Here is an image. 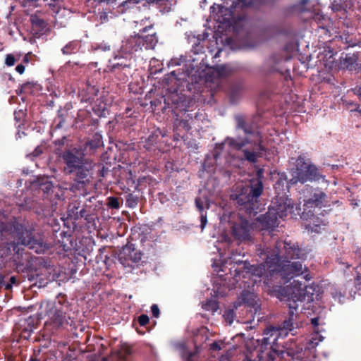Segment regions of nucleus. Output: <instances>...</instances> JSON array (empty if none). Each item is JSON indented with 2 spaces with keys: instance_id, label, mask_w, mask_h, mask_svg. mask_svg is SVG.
Instances as JSON below:
<instances>
[{
  "instance_id": "33",
  "label": "nucleus",
  "mask_w": 361,
  "mask_h": 361,
  "mask_svg": "<svg viewBox=\"0 0 361 361\" xmlns=\"http://www.w3.org/2000/svg\"><path fill=\"white\" fill-rule=\"evenodd\" d=\"M23 252L18 249L13 256V261L15 262L16 268L18 272H25V270H27V267L25 266L24 263L22 262L23 258Z\"/></svg>"
},
{
  "instance_id": "1",
  "label": "nucleus",
  "mask_w": 361,
  "mask_h": 361,
  "mask_svg": "<svg viewBox=\"0 0 361 361\" xmlns=\"http://www.w3.org/2000/svg\"><path fill=\"white\" fill-rule=\"evenodd\" d=\"M275 295L281 300L284 301L288 307V317L283 324L282 329L269 327L264 330V336L262 339V348H267V345L274 344L281 331H285L286 335L288 331L294 329L295 321L298 316V302H302L305 300L304 290L297 286H275L273 288Z\"/></svg>"
},
{
  "instance_id": "15",
  "label": "nucleus",
  "mask_w": 361,
  "mask_h": 361,
  "mask_svg": "<svg viewBox=\"0 0 361 361\" xmlns=\"http://www.w3.org/2000/svg\"><path fill=\"white\" fill-rule=\"evenodd\" d=\"M142 253L131 246H126L118 255L120 262L125 267H133L134 264L139 263L142 259Z\"/></svg>"
},
{
  "instance_id": "25",
  "label": "nucleus",
  "mask_w": 361,
  "mask_h": 361,
  "mask_svg": "<svg viewBox=\"0 0 361 361\" xmlns=\"http://www.w3.org/2000/svg\"><path fill=\"white\" fill-rule=\"evenodd\" d=\"M30 21L32 25V30L34 35H41L47 30L48 23L38 14L31 15L30 17Z\"/></svg>"
},
{
  "instance_id": "58",
  "label": "nucleus",
  "mask_w": 361,
  "mask_h": 361,
  "mask_svg": "<svg viewBox=\"0 0 361 361\" xmlns=\"http://www.w3.org/2000/svg\"><path fill=\"white\" fill-rule=\"evenodd\" d=\"M203 49L204 47L201 45L200 42L192 46V51L196 54H199L200 52H202Z\"/></svg>"
},
{
  "instance_id": "31",
  "label": "nucleus",
  "mask_w": 361,
  "mask_h": 361,
  "mask_svg": "<svg viewBox=\"0 0 361 361\" xmlns=\"http://www.w3.org/2000/svg\"><path fill=\"white\" fill-rule=\"evenodd\" d=\"M143 47L146 49H154L158 42V37L156 33L143 35Z\"/></svg>"
},
{
  "instance_id": "39",
  "label": "nucleus",
  "mask_w": 361,
  "mask_h": 361,
  "mask_svg": "<svg viewBox=\"0 0 361 361\" xmlns=\"http://www.w3.org/2000/svg\"><path fill=\"white\" fill-rule=\"evenodd\" d=\"M202 308L206 311L215 312L219 308V302L215 300H208L204 304H203Z\"/></svg>"
},
{
  "instance_id": "16",
  "label": "nucleus",
  "mask_w": 361,
  "mask_h": 361,
  "mask_svg": "<svg viewBox=\"0 0 361 361\" xmlns=\"http://www.w3.org/2000/svg\"><path fill=\"white\" fill-rule=\"evenodd\" d=\"M300 216L302 219L307 221L305 224V228L314 232H318L317 228L320 225H326L327 223L325 219H321L316 216L312 209L302 211Z\"/></svg>"
},
{
  "instance_id": "13",
  "label": "nucleus",
  "mask_w": 361,
  "mask_h": 361,
  "mask_svg": "<svg viewBox=\"0 0 361 361\" xmlns=\"http://www.w3.org/2000/svg\"><path fill=\"white\" fill-rule=\"evenodd\" d=\"M47 315L48 317L47 322L56 328L63 326L64 324L71 326L73 323L71 317L66 316L63 307L60 303L48 304Z\"/></svg>"
},
{
  "instance_id": "38",
  "label": "nucleus",
  "mask_w": 361,
  "mask_h": 361,
  "mask_svg": "<svg viewBox=\"0 0 361 361\" xmlns=\"http://www.w3.org/2000/svg\"><path fill=\"white\" fill-rule=\"evenodd\" d=\"M12 228L11 224L0 221V240H3L6 235L10 234Z\"/></svg>"
},
{
  "instance_id": "30",
  "label": "nucleus",
  "mask_w": 361,
  "mask_h": 361,
  "mask_svg": "<svg viewBox=\"0 0 361 361\" xmlns=\"http://www.w3.org/2000/svg\"><path fill=\"white\" fill-rule=\"evenodd\" d=\"M61 239L58 240L59 247L65 252H67L73 247V240L71 235L67 232L62 231L60 233Z\"/></svg>"
},
{
  "instance_id": "62",
  "label": "nucleus",
  "mask_w": 361,
  "mask_h": 361,
  "mask_svg": "<svg viewBox=\"0 0 361 361\" xmlns=\"http://www.w3.org/2000/svg\"><path fill=\"white\" fill-rule=\"evenodd\" d=\"M200 221H201V226L203 228L205 226L207 221V215L201 214Z\"/></svg>"
},
{
  "instance_id": "7",
  "label": "nucleus",
  "mask_w": 361,
  "mask_h": 361,
  "mask_svg": "<svg viewBox=\"0 0 361 361\" xmlns=\"http://www.w3.org/2000/svg\"><path fill=\"white\" fill-rule=\"evenodd\" d=\"M18 239L21 245L33 250L36 253H44L49 248L42 236L32 229H27L22 225L16 228Z\"/></svg>"
},
{
  "instance_id": "63",
  "label": "nucleus",
  "mask_w": 361,
  "mask_h": 361,
  "mask_svg": "<svg viewBox=\"0 0 361 361\" xmlns=\"http://www.w3.org/2000/svg\"><path fill=\"white\" fill-rule=\"evenodd\" d=\"M16 70L18 73L23 74L25 71V66L23 64H18L16 66Z\"/></svg>"
},
{
  "instance_id": "12",
  "label": "nucleus",
  "mask_w": 361,
  "mask_h": 361,
  "mask_svg": "<svg viewBox=\"0 0 361 361\" xmlns=\"http://www.w3.org/2000/svg\"><path fill=\"white\" fill-rule=\"evenodd\" d=\"M307 269L305 268V271H303L302 264L299 261L290 262L288 260L285 261V263L281 264V267L278 269V271L276 275L283 280L284 283L289 281L293 278L303 275V278L306 281H309L312 279L310 274H307Z\"/></svg>"
},
{
  "instance_id": "51",
  "label": "nucleus",
  "mask_w": 361,
  "mask_h": 361,
  "mask_svg": "<svg viewBox=\"0 0 361 361\" xmlns=\"http://www.w3.org/2000/svg\"><path fill=\"white\" fill-rule=\"evenodd\" d=\"M151 312L153 315V317L158 318L160 314V310L157 305L153 304L151 306Z\"/></svg>"
},
{
  "instance_id": "14",
  "label": "nucleus",
  "mask_w": 361,
  "mask_h": 361,
  "mask_svg": "<svg viewBox=\"0 0 361 361\" xmlns=\"http://www.w3.org/2000/svg\"><path fill=\"white\" fill-rule=\"evenodd\" d=\"M152 28V25L146 26L140 30V32L135 35H131L126 40L123 41L122 46L119 50L121 54H128L133 57V54L137 51H141L143 47V34Z\"/></svg>"
},
{
  "instance_id": "34",
  "label": "nucleus",
  "mask_w": 361,
  "mask_h": 361,
  "mask_svg": "<svg viewBox=\"0 0 361 361\" xmlns=\"http://www.w3.org/2000/svg\"><path fill=\"white\" fill-rule=\"evenodd\" d=\"M78 45L79 42L77 41H71L62 48L61 51L64 55H71L75 53Z\"/></svg>"
},
{
  "instance_id": "49",
  "label": "nucleus",
  "mask_w": 361,
  "mask_h": 361,
  "mask_svg": "<svg viewBox=\"0 0 361 361\" xmlns=\"http://www.w3.org/2000/svg\"><path fill=\"white\" fill-rule=\"evenodd\" d=\"M16 61V60L15 56H13V54H8L6 55L5 64L7 66H13L15 64Z\"/></svg>"
},
{
  "instance_id": "48",
  "label": "nucleus",
  "mask_w": 361,
  "mask_h": 361,
  "mask_svg": "<svg viewBox=\"0 0 361 361\" xmlns=\"http://www.w3.org/2000/svg\"><path fill=\"white\" fill-rule=\"evenodd\" d=\"M149 319L147 314H141L137 318L139 324L142 326H146L149 323Z\"/></svg>"
},
{
  "instance_id": "23",
  "label": "nucleus",
  "mask_w": 361,
  "mask_h": 361,
  "mask_svg": "<svg viewBox=\"0 0 361 361\" xmlns=\"http://www.w3.org/2000/svg\"><path fill=\"white\" fill-rule=\"evenodd\" d=\"M37 183L39 185V189L43 192V197L53 201L54 198V185L52 182L47 176L39 177L37 180Z\"/></svg>"
},
{
  "instance_id": "36",
  "label": "nucleus",
  "mask_w": 361,
  "mask_h": 361,
  "mask_svg": "<svg viewBox=\"0 0 361 361\" xmlns=\"http://www.w3.org/2000/svg\"><path fill=\"white\" fill-rule=\"evenodd\" d=\"M347 0H331V8L334 11H341L348 8Z\"/></svg>"
},
{
  "instance_id": "9",
  "label": "nucleus",
  "mask_w": 361,
  "mask_h": 361,
  "mask_svg": "<svg viewBox=\"0 0 361 361\" xmlns=\"http://www.w3.org/2000/svg\"><path fill=\"white\" fill-rule=\"evenodd\" d=\"M234 118L236 123V129L242 130L247 136H252L254 137L253 140H257L258 149H263L262 144V133L259 131V126L257 123L259 116H254L252 118H247L243 115L238 114L235 116Z\"/></svg>"
},
{
  "instance_id": "42",
  "label": "nucleus",
  "mask_w": 361,
  "mask_h": 361,
  "mask_svg": "<svg viewBox=\"0 0 361 361\" xmlns=\"http://www.w3.org/2000/svg\"><path fill=\"white\" fill-rule=\"evenodd\" d=\"M225 140L221 143H216L213 152L214 159L217 161L224 149Z\"/></svg>"
},
{
  "instance_id": "19",
  "label": "nucleus",
  "mask_w": 361,
  "mask_h": 361,
  "mask_svg": "<svg viewBox=\"0 0 361 361\" xmlns=\"http://www.w3.org/2000/svg\"><path fill=\"white\" fill-rule=\"evenodd\" d=\"M165 106L164 109L171 108L173 111H187L186 101L183 99V97L179 96L178 94H171L167 97H164Z\"/></svg>"
},
{
  "instance_id": "32",
  "label": "nucleus",
  "mask_w": 361,
  "mask_h": 361,
  "mask_svg": "<svg viewBox=\"0 0 361 361\" xmlns=\"http://www.w3.org/2000/svg\"><path fill=\"white\" fill-rule=\"evenodd\" d=\"M72 108V105L70 103L66 104L63 108H60L58 110L57 116L59 118V122L56 125L58 128H61L63 126L66 122V117L68 114V111Z\"/></svg>"
},
{
  "instance_id": "24",
  "label": "nucleus",
  "mask_w": 361,
  "mask_h": 361,
  "mask_svg": "<svg viewBox=\"0 0 361 361\" xmlns=\"http://www.w3.org/2000/svg\"><path fill=\"white\" fill-rule=\"evenodd\" d=\"M279 252H274L267 255L265 259V264L269 271H272L276 274L278 269L281 266V262L283 259L281 251L277 249Z\"/></svg>"
},
{
  "instance_id": "10",
  "label": "nucleus",
  "mask_w": 361,
  "mask_h": 361,
  "mask_svg": "<svg viewBox=\"0 0 361 361\" xmlns=\"http://www.w3.org/2000/svg\"><path fill=\"white\" fill-rule=\"evenodd\" d=\"M132 58L128 54H121V51L119 50L114 59L109 61L110 71L119 80L123 82L127 80L132 68Z\"/></svg>"
},
{
  "instance_id": "21",
  "label": "nucleus",
  "mask_w": 361,
  "mask_h": 361,
  "mask_svg": "<svg viewBox=\"0 0 361 361\" xmlns=\"http://www.w3.org/2000/svg\"><path fill=\"white\" fill-rule=\"evenodd\" d=\"M34 321V319L30 317L28 319H20L16 325V331L20 338L29 339L33 331Z\"/></svg>"
},
{
  "instance_id": "41",
  "label": "nucleus",
  "mask_w": 361,
  "mask_h": 361,
  "mask_svg": "<svg viewBox=\"0 0 361 361\" xmlns=\"http://www.w3.org/2000/svg\"><path fill=\"white\" fill-rule=\"evenodd\" d=\"M143 1L144 0H124L119 4V7H122L123 10L131 8L137 4L142 3Z\"/></svg>"
},
{
  "instance_id": "6",
  "label": "nucleus",
  "mask_w": 361,
  "mask_h": 361,
  "mask_svg": "<svg viewBox=\"0 0 361 361\" xmlns=\"http://www.w3.org/2000/svg\"><path fill=\"white\" fill-rule=\"evenodd\" d=\"M268 210L274 214L278 219H283L288 214L293 218H296L300 214V207L295 205L292 199L283 194L282 196H276L271 201Z\"/></svg>"
},
{
  "instance_id": "17",
  "label": "nucleus",
  "mask_w": 361,
  "mask_h": 361,
  "mask_svg": "<svg viewBox=\"0 0 361 361\" xmlns=\"http://www.w3.org/2000/svg\"><path fill=\"white\" fill-rule=\"evenodd\" d=\"M257 224L262 231L272 232L279 224V219L268 210L266 214L257 218Z\"/></svg>"
},
{
  "instance_id": "56",
  "label": "nucleus",
  "mask_w": 361,
  "mask_h": 361,
  "mask_svg": "<svg viewBox=\"0 0 361 361\" xmlns=\"http://www.w3.org/2000/svg\"><path fill=\"white\" fill-rule=\"evenodd\" d=\"M195 205L198 210L202 213L204 210L203 202L200 197L195 198Z\"/></svg>"
},
{
  "instance_id": "46",
  "label": "nucleus",
  "mask_w": 361,
  "mask_h": 361,
  "mask_svg": "<svg viewBox=\"0 0 361 361\" xmlns=\"http://www.w3.org/2000/svg\"><path fill=\"white\" fill-rule=\"evenodd\" d=\"M284 181L287 183V185H290L289 183V180H287L286 175L285 173H282L280 175L279 179L275 183V189L278 190L279 188H280L281 185H283Z\"/></svg>"
},
{
  "instance_id": "27",
  "label": "nucleus",
  "mask_w": 361,
  "mask_h": 361,
  "mask_svg": "<svg viewBox=\"0 0 361 361\" xmlns=\"http://www.w3.org/2000/svg\"><path fill=\"white\" fill-rule=\"evenodd\" d=\"M231 259H233V262L236 264L238 266H242V267L237 268L235 270V276H240L241 274H250L252 273L253 271V266L250 264V263L247 260H240V259H236L235 258V254L234 252L232 251L231 252Z\"/></svg>"
},
{
  "instance_id": "18",
  "label": "nucleus",
  "mask_w": 361,
  "mask_h": 361,
  "mask_svg": "<svg viewBox=\"0 0 361 361\" xmlns=\"http://www.w3.org/2000/svg\"><path fill=\"white\" fill-rule=\"evenodd\" d=\"M241 305L251 316H254L260 310V305L256 300L255 295L247 291L243 292L241 295V302H239L238 305Z\"/></svg>"
},
{
  "instance_id": "8",
  "label": "nucleus",
  "mask_w": 361,
  "mask_h": 361,
  "mask_svg": "<svg viewBox=\"0 0 361 361\" xmlns=\"http://www.w3.org/2000/svg\"><path fill=\"white\" fill-rule=\"evenodd\" d=\"M235 214L232 216L229 221L231 233L238 243H250L253 240L252 233V226L249 221L237 215V219L233 220Z\"/></svg>"
},
{
  "instance_id": "37",
  "label": "nucleus",
  "mask_w": 361,
  "mask_h": 361,
  "mask_svg": "<svg viewBox=\"0 0 361 361\" xmlns=\"http://www.w3.org/2000/svg\"><path fill=\"white\" fill-rule=\"evenodd\" d=\"M139 198L133 193H128L126 195V205L128 208H135L138 204Z\"/></svg>"
},
{
  "instance_id": "2",
  "label": "nucleus",
  "mask_w": 361,
  "mask_h": 361,
  "mask_svg": "<svg viewBox=\"0 0 361 361\" xmlns=\"http://www.w3.org/2000/svg\"><path fill=\"white\" fill-rule=\"evenodd\" d=\"M56 154L64 164L63 173L73 180L70 190L73 192L85 193L90 183L91 166L84 150L73 147Z\"/></svg>"
},
{
  "instance_id": "52",
  "label": "nucleus",
  "mask_w": 361,
  "mask_h": 361,
  "mask_svg": "<svg viewBox=\"0 0 361 361\" xmlns=\"http://www.w3.org/2000/svg\"><path fill=\"white\" fill-rule=\"evenodd\" d=\"M319 317H314L311 319V324L313 326L314 331L317 333H319L320 331L319 330Z\"/></svg>"
},
{
  "instance_id": "61",
  "label": "nucleus",
  "mask_w": 361,
  "mask_h": 361,
  "mask_svg": "<svg viewBox=\"0 0 361 361\" xmlns=\"http://www.w3.org/2000/svg\"><path fill=\"white\" fill-rule=\"evenodd\" d=\"M157 138V136L154 135H149L147 140V143H149V145H153L156 142V140Z\"/></svg>"
},
{
  "instance_id": "4",
  "label": "nucleus",
  "mask_w": 361,
  "mask_h": 361,
  "mask_svg": "<svg viewBox=\"0 0 361 361\" xmlns=\"http://www.w3.org/2000/svg\"><path fill=\"white\" fill-rule=\"evenodd\" d=\"M322 177L317 167L309 159H306L304 155H299L295 161V170L293 171V178L289 180V183L295 185L298 182L305 183L307 181H317Z\"/></svg>"
},
{
  "instance_id": "22",
  "label": "nucleus",
  "mask_w": 361,
  "mask_h": 361,
  "mask_svg": "<svg viewBox=\"0 0 361 361\" xmlns=\"http://www.w3.org/2000/svg\"><path fill=\"white\" fill-rule=\"evenodd\" d=\"M358 53H354L352 55L346 54V56L340 61L341 68L351 72L359 70L361 68V64L358 63Z\"/></svg>"
},
{
  "instance_id": "5",
  "label": "nucleus",
  "mask_w": 361,
  "mask_h": 361,
  "mask_svg": "<svg viewBox=\"0 0 361 361\" xmlns=\"http://www.w3.org/2000/svg\"><path fill=\"white\" fill-rule=\"evenodd\" d=\"M273 0H236L234 1L231 8L222 5H218V11L216 14V20L221 24L232 25L234 20V11L243 9L255 6L257 4H267Z\"/></svg>"
},
{
  "instance_id": "43",
  "label": "nucleus",
  "mask_w": 361,
  "mask_h": 361,
  "mask_svg": "<svg viewBox=\"0 0 361 361\" xmlns=\"http://www.w3.org/2000/svg\"><path fill=\"white\" fill-rule=\"evenodd\" d=\"M107 206L111 209H118L120 207V200L116 197H109L107 198Z\"/></svg>"
},
{
  "instance_id": "40",
  "label": "nucleus",
  "mask_w": 361,
  "mask_h": 361,
  "mask_svg": "<svg viewBox=\"0 0 361 361\" xmlns=\"http://www.w3.org/2000/svg\"><path fill=\"white\" fill-rule=\"evenodd\" d=\"M309 1L310 0H300L293 6L292 8L295 12L304 13L307 11V4Z\"/></svg>"
},
{
  "instance_id": "44",
  "label": "nucleus",
  "mask_w": 361,
  "mask_h": 361,
  "mask_svg": "<svg viewBox=\"0 0 361 361\" xmlns=\"http://www.w3.org/2000/svg\"><path fill=\"white\" fill-rule=\"evenodd\" d=\"M234 317H235V312H234L233 310L228 309L224 312V317L225 320L229 323V324H231L233 323Z\"/></svg>"
},
{
  "instance_id": "55",
  "label": "nucleus",
  "mask_w": 361,
  "mask_h": 361,
  "mask_svg": "<svg viewBox=\"0 0 361 361\" xmlns=\"http://www.w3.org/2000/svg\"><path fill=\"white\" fill-rule=\"evenodd\" d=\"M42 154V149L39 146H37L32 153L28 155L30 157H37Z\"/></svg>"
},
{
  "instance_id": "59",
  "label": "nucleus",
  "mask_w": 361,
  "mask_h": 361,
  "mask_svg": "<svg viewBox=\"0 0 361 361\" xmlns=\"http://www.w3.org/2000/svg\"><path fill=\"white\" fill-rule=\"evenodd\" d=\"M240 87H238L237 88L233 87L231 89V95H230L231 100H233L235 98V97H237V95H238V92H240Z\"/></svg>"
},
{
  "instance_id": "28",
  "label": "nucleus",
  "mask_w": 361,
  "mask_h": 361,
  "mask_svg": "<svg viewBox=\"0 0 361 361\" xmlns=\"http://www.w3.org/2000/svg\"><path fill=\"white\" fill-rule=\"evenodd\" d=\"M225 142L228 147L233 149L241 150L245 146L250 143H252V140L245 137L241 140H237L233 137H227L225 139Z\"/></svg>"
},
{
  "instance_id": "29",
  "label": "nucleus",
  "mask_w": 361,
  "mask_h": 361,
  "mask_svg": "<svg viewBox=\"0 0 361 361\" xmlns=\"http://www.w3.org/2000/svg\"><path fill=\"white\" fill-rule=\"evenodd\" d=\"M42 87L37 82H27L21 85L19 90H17V94H33L35 91L36 92L41 90Z\"/></svg>"
},
{
  "instance_id": "45",
  "label": "nucleus",
  "mask_w": 361,
  "mask_h": 361,
  "mask_svg": "<svg viewBox=\"0 0 361 361\" xmlns=\"http://www.w3.org/2000/svg\"><path fill=\"white\" fill-rule=\"evenodd\" d=\"M17 283V279L15 276H12L9 278L8 281H6V277L4 279V284L3 287L7 290H11L13 284Z\"/></svg>"
},
{
  "instance_id": "54",
  "label": "nucleus",
  "mask_w": 361,
  "mask_h": 361,
  "mask_svg": "<svg viewBox=\"0 0 361 361\" xmlns=\"http://www.w3.org/2000/svg\"><path fill=\"white\" fill-rule=\"evenodd\" d=\"M221 349V343L214 341L210 345L209 350L212 351H219Z\"/></svg>"
},
{
  "instance_id": "57",
  "label": "nucleus",
  "mask_w": 361,
  "mask_h": 361,
  "mask_svg": "<svg viewBox=\"0 0 361 361\" xmlns=\"http://www.w3.org/2000/svg\"><path fill=\"white\" fill-rule=\"evenodd\" d=\"M87 145L91 148H97L100 145V139L98 138L97 140L89 141L87 142Z\"/></svg>"
},
{
  "instance_id": "26",
  "label": "nucleus",
  "mask_w": 361,
  "mask_h": 361,
  "mask_svg": "<svg viewBox=\"0 0 361 361\" xmlns=\"http://www.w3.org/2000/svg\"><path fill=\"white\" fill-rule=\"evenodd\" d=\"M253 147L252 150L244 149L243 154L245 159L250 163H256L257 161V157H262L263 152L266 151L265 147L262 145L263 149H259L257 147V140H252Z\"/></svg>"
},
{
  "instance_id": "64",
  "label": "nucleus",
  "mask_w": 361,
  "mask_h": 361,
  "mask_svg": "<svg viewBox=\"0 0 361 361\" xmlns=\"http://www.w3.org/2000/svg\"><path fill=\"white\" fill-rule=\"evenodd\" d=\"M109 171V169L105 168L104 166L102 167V170L99 171V174L102 177H104L106 173Z\"/></svg>"
},
{
  "instance_id": "53",
  "label": "nucleus",
  "mask_w": 361,
  "mask_h": 361,
  "mask_svg": "<svg viewBox=\"0 0 361 361\" xmlns=\"http://www.w3.org/2000/svg\"><path fill=\"white\" fill-rule=\"evenodd\" d=\"M79 209H80V203H78V205H76V204L73 205V207H71V209H69V210H68L71 214L70 215L72 216L75 219V217H76V212L80 211Z\"/></svg>"
},
{
  "instance_id": "20",
  "label": "nucleus",
  "mask_w": 361,
  "mask_h": 361,
  "mask_svg": "<svg viewBox=\"0 0 361 361\" xmlns=\"http://www.w3.org/2000/svg\"><path fill=\"white\" fill-rule=\"evenodd\" d=\"M283 247V251H281L283 258L288 259H298L301 254V250L298 246L295 245L286 241L277 242L276 245V249H280Z\"/></svg>"
},
{
  "instance_id": "60",
  "label": "nucleus",
  "mask_w": 361,
  "mask_h": 361,
  "mask_svg": "<svg viewBox=\"0 0 361 361\" xmlns=\"http://www.w3.org/2000/svg\"><path fill=\"white\" fill-rule=\"evenodd\" d=\"M40 353V350H38L37 352L34 351L33 355L30 358L29 361H42L41 358L38 357Z\"/></svg>"
},
{
  "instance_id": "47",
  "label": "nucleus",
  "mask_w": 361,
  "mask_h": 361,
  "mask_svg": "<svg viewBox=\"0 0 361 361\" xmlns=\"http://www.w3.org/2000/svg\"><path fill=\"white\" fill-rule=\"evenodd\" d=\"M89 216V214L87 211V209L83 207L80 211L76 212V217H75V219H80L82 218H84L85 219H87Z\"/></svg>"
},
{
  "instance_id": "3",
  "label": "nucleus",
  "mask_w": 361,
  "mask_h": 361,
  "mask_svg": "<svg viewBox=\"0 0 361 361\" xmlns=\"http://www.w3.org/2000/svg\"><path fill=\"white\" fill-rule=\"evenodd\" d=\"M256 176L250 179L247 184L238 186L231 195V199L235 201L239 210L245 212L250 216H255L260 211L259 198L264 192V169H259Z\"/></svg>"
},
{
  "instance_id": "35",
  "label": "nucleus",
  "mask_w": 361,
  "mask_h": 361,
  "mask_svg": "<svg viewBox=\"0 0 361 361\" xmlns=\"http://www.w3.org/2000/svg\"><path fill=\"white\" fill-rule=\"evenodd\" d=\"M216 71L219 76L227 77L233 73V68L229 65H222L217 66Z\"/></svg>"
},
{
  "instance_id": "11",
  "label": "nucleus",
  "mask_w": 361,
  "mask_h": 361,
  "mask_svg": "<svg viewBox=\"0 0 361 361\" xmlns=\"http://www.w3.org/2000/svg\"><path fill=\"white\" fill-rule=\"evenodd\" d=\"M304 198L303 211H307L314 207L321 208L326 202L327 195L319 188H313L309 185H305L302 190Z\"/></svg>"
},
{
  "instance_id": "50",
  "label": "nucleus",
  "mask_w": 361,
  "mask_h": 361,
  "mask_svg": "<svg viewBox=\"0 0 361 361\" xmlns=\"http://www.w3.org/2000/svg\"><path fill=\"white\" fill-rule=\"evenodd\" d=\"M176 125H178L179 126L183 127L185 130L189 131L190 129V126L187 120H176Z\"/></svg>"
}]
</instances>
